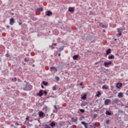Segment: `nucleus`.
<instances>
[{
    "mask_svg": "<svg viewBox=\"0 0 128 128\" xmlns=\"http://www.w3.org/2000/svg\"><path fill=\"white\" fill-rule=\"evenodd\" d=\"M32 88V86L30 84H26L24 86L23 90L25 91H30Z\"/></svg>",
    "mask_w": 128,
    "mask_h": 128,
    "instance_id": "1",
    "label": "nucleus"
},
{
    "mask_svg": "<svg viewBox=\"0 0 128 128\" xmlns=\"http://www.w3.org/2000/svg\"><path fill=\"white\" fill-rule=\"evenodd\" d=\"M124 30H125L124 28H118V36H121L122 35V32Z\"/></svg>",
    "mask_w": 128,
    "mask_h": 128,
    "instance_id": "2",
    "label": "nucleus"
},
{
    "mask_svg": "<svg viewBox=\"0 0 128 128\" xmlns=\"http://www.w3.org/2000/svg\"><path fill=\"white\" fill-rule=\"evenodd\" d=\"M112 64V62L110 61L108 62H104V65L105 68H109V66Z\"/></svg>",
    "mask_w": 128,
    "mask_h": 128,
    "instance_id": "3",
    "label": "nucleus"
},
{
    "mask_svg": "<svg viewBox=\"0 0 128 128\" xmlns=\"http://www.w3.org/2000/svg\"><path fill=\"white\" fill-rule=\"evenodd\" d=\"M15 22V20H14V18H11L10 20V26H12L14 25V24Z\"/></svg>",
    "mask_w": 128,
    "mask_h": 128,
    "instance_id": "4",
    "label": "nucleus"
},
{
    "mask_svg": "<svg viewBox=\"0 0 128 128\" xmlns=\"http://www.w3.org/2000/svg\"><path fill=\"white\" fill-rule=\"evenodd\" d=\"M50 71L54 73H56L58 72V70L55 67H50Z\"/></svg>",
    "mask_w": 128,
    "mask_h": 128,
    "instance_id": "5",
    "label": "nucleus"
},
{
    "mask_svg": "<svg viewBox=\"0 0 128 128\" xmlns=\"http://www.w3.org/2000/svg\"><path fill=\"white\" fill-rule=\"evenodd\" d=\"M111 102V100L110 99H106L104 100V104L106 106H108L109 103Z\"/></svg>",
    "mask_w": 128,
    "mask_h": 128,
    "instance_id": "6",
    "label": "nucleus"
},
{
    "mask_svg": "<svg viewBox=\"0 0 128 128\" xmlns=\"http://www.w3.org/2000/svg\"><path fill=\"white\" fill-rule=\"evenodd\" d=\"M68 11H69L70 12H74V8H72V7H70V8H68Z\"/></svg>",
    "mask_w": 128,
    "mask_h": 128,
    "instance_id": "7",
    "label": "nucleus"
},
{
    "mask_svg": "<svg viewBox=\"0 0 128 128\" xmlns=\"http://www.w3.org/2000/svg\"><path fill=\"white\" fill-rule=\"evenodd\" d=\"M122 86V83H117V84L116 85V87L120 89V87Z\"/></svg>",
    "mask_w": 128,
    "mask_h": 128,
    "instance_id": "8",
    "label": "nucleus"
},
{
    "mask_svg": "<svg viewBox=\"0 0 128 128\" xmlns=\"http://www.w3.org/2000/svg\"><path fill=\"white\" fill-rule=\"evenodd\" d=\"M81 124L84 126L85 128H88V124L84 122H81Z\"/></svg>",
    "mask_w": 128,
    "mask_h": 128,
    "instance_id": "9",
    "label": "nucleus"
},
{
    "mask_svg": "<svg viewBox=\"0 0 128 128\" xmlns=\"http://www.w3.org/2000/svg\"><path fill=\"white\" fill-rule=\"evenodd\" d=\"M101 92L99 91L97 92V94H96V96L97 98H100V96H101Z\"/></svg>",
    "mask_w": 128,
    "mask_h": 128,
    "instance_id": "10",
    "label": "nucleus"
},
{
    "mask_svg": "<svg viewBox=\"0 0 128 128\" xmlns=\"http://www.w3.org/2000/svg\"><path fill=\"white\" fill-rule=\"evenodd\" d=\"M78 58V56L77 54L74 55V56H73L72 57V59L74 60H76L77 58Z\"/></svg>",
    "mask_w": 128,
    "mask_h": 128,
    "instance_id": "11",
    "label": "nucleus"
},
{
    "mask_svg": "<svg viewBox=\"0 0 128 128\" xmlns=\"http://www.w3.org/2000/svg\"><path fill=\"white\" fill-rule=\"evenodd\" d=\"M118 97L119 98H122V97H123V94H122V92H120V93H118Z\"/></svg>",
    "mask_w": 128,
    "mask_h": 128,
    "instance_id": "12",
    "label": "nucleus"
},
{
    "mask_svg": "<svg viewBox=\"0 0 128 128\" xmlns=\"http://www.w3.org/2000/svg\"><path fill=\"white\" fill-rule=\"evenodd\" d=\"M111 54V49L110 48H108L107 50H106V55H108L109 54Z\"/></svg>",
    "mask_w": 128,
    "mask_h": 128,
    "instance_id": "13",
    "label": "nucleus"
},
{
    "mask_svg": "<svg viewBox=\"0 0 128 128\" xmlns=\"http://www.w3.org/2000/svg\"><path fill=\"white\" fill-rule=\"evenodd\" d=\"M118 103V99H114L112 100V104H116Z\"/></svg>",
    "mask_w": 128,
    "mask_h": 128,
    "instance_id": "14",
    "label": "nucleus"
},
{
    "mask_svg": "<svg viewBox=\"0 0 128 128\" xmlns=\"http://www.w3.org/2000/svg\"><path fill=\"white\" fill-rule=\"evenodd\" d=\"M44 112H39V117L42 118L44 116Z\"/></svg>",
    "mask_w": 128,
    "mask_h": 128,
    "instance_id": "15",
    "label": "nucleus"
},
{
    "mask_svg": "<svg viewBox=\"0 0 128 128\" xmlns=\"http://www.w3.org/2000/svg\"><path fill=\"white\" fill-rule=\"evenodd\" d=\"M43 10H44V8H37L36 11H37V12H42Z\"/></svg>",
    "mask_w": 128,
    "mask_h": 128,
    "instance_id": "16",
    "label": "nucleus"
},
{
    "mask_svg": "<svg viewBox=\"0 0 128 128\" xmlns=\"http://www.w3.org/2000/svg\"><path fill=\"white\" fill-rule=\"evenodd\" d=\"M72 122H77V118H74L72 117Z\"/></svg>",
    "mask_w": 128,
    "mask_h": 128,
    "instance_id": "17",
    "label": "nucleus"
},
{
    "mask_svg": "<svg viewBox=\"0 0 128 128\" xmlns=\"http://www.w3.org/2000/svg\"><path fill=\"white\" fill-rule=\"evenodd\" d=\"M50 125V126L51 127L56 126V124L54 123V122H51Z\"/></svg>",
    "mask_w": 128,
    "mask_h": 128,
    "instance_id": "18",
    "label": "nucleus"
},
{
    "mask_svg": "<svg viewBox=\"0 0 128 128\" xmlns=\"http://www.w3.org/2000/svg\"><path fill=\"white\" fill-rule=\"evenodd\" d=\"M52 14V12H50V10H48L47 13L46 14V15H47L48 16H50V15Z\"/></svg>",
    "mask_w": 128,
    "mask_h": 128,
    "instance_id": "19",
    "label": "nucleus"
},
{
    "mask_svg": "<svg viewBox=\"0 0 128 128\" xmlns=\"http://www.w3.org/2000/svg\"><path fill=\"white\" fill-rule=\"evenodd\" d=\"M114 58V55H112L108 57V59L109 60H112Z\"/></svg>",
    "mask_w": 128,
    "mask_h": 128,
    "instance_id": "20",
    "label": "nucleus"
},
{
    "mask_svg": "<svg viewBox=\"0 0 128 128\" xmlns=\"http://www.w3.org/2000/svg\"><path fill=\"white\" fill-rule=\"evenodd\" d=\"M38 95L40 97H41L42 96V91L40 90L39 93L38 94Z\"/></svg>",
    "mask_w": 128,
    "mask_h": 128,
    "instance_id": "21",
    "label": "nucleus"
},
{
    "mask_svg": "<svg viewBox=\"0 0 128 128\" xmlns=\"http://www.w3.org/2000/svg\"><path fill=\"white\" fill-rule=\"evenodd\" d=\"M106 114L108 116H111L112 113H111V112H110L109 111H106Z\"/></svg>",
    "mask_w": 128,
    "mask_h": 128,
    "instance_id": "22",
    "label": "nucleus"
},
{
    "mask_svg": "<svg viewBox=\"0 0 128 128\" xmlns=\"http://www.w3.org/2000/svg\"><path fill=\"white\" fill-rule=\"evenodd\" d=\"M100 26H101L102 28H104L106 27V26H104L102 23H100Z\"/></svg>",
    "mask_w": 128,
    "mask_h": 128,
    "instance_id": "23",
    "label": "nucleus"
},
{
    "mask_svg": "<svg viewBox=\"0 0 128 128\" xmlns=\"http://www.w3.org/2000/svg\"><path fill=\"white\" fill-rule=\"evenodd\" d=\"M86 95L84 94L83 96H82V100H86Z\"/></svg>",
    "mask_w": 128,
    "mask_h": 128,
    "instance_id": "24",
    "label": "nucleus"
},
{
    "mask_svg": "<svg viewBox=\"0 0 128 128\" xmlns=\"http://www.w3.org/2000/svg\"><path fill=\"white\" fill-rule=\"evenodd\" d=\"M42 84L44 85L45 86H46L48 84V82H45L44 81L42 82Z\"/></svg>",
    "mask_w": 128,
    "mask_h": 128,
    "instance_id": "25",
    "label": "nucleus"
},
{
    "mask_svg": "<svg viewBox=\"0 0 128 128\" xmlns=\"http://www.w3.org/2000/svg\"><path fill=\"white\" fill-rule=\"evenodd\" d=\"M100 63H101V62L98 61V62H96L94 63V65L100 64Z\"/></svg>",
    "mask_w": 128,
    "mask_h": 128,
    "instance_id": "26",
    "label": "nucleus"
},
{
    "mask_svg": "<svg viewBox=\"0 0 128 128\" xmlns=\"http://www.w3.org/2000/svg\"><path fill=\"white\" fill-rule=\"evenodd\" d=\"M98 116V114H94V116H93V118H97Z\"/></svg>",
    "mask_w": 128,
    "mask_h": 128,
    "instance_id": "27",
    "label": "nucleus"
},
{
    "mask_svg": "<svg viewBox=\"0 0 128 128\" xmlns=\"http://www.w3.org/2000/svg\"><path fill=\"white\" fill-rule=\"evenodd\" d=\"M80 112H81L84 113L85 112V110H82V109H80Z\"/></svg>",
    "mask_w": 128,
    "mask_h": 128,
    "instance_id": "28",
    "label": "nucleus"
},
{
    "mask_svg": "<svg viewBox=\"0 0 128 128\" xmlns=\"http://www.w3.org/2000/svg\"><path fill=\"white\" fill-rule=\"evenodd\" d=\"M102 89H105V90H107L108 88L106 86H103L102 87Z\"/></svg>",
    "mask_w": 128,
    "mask_h": 128,
    "instance_id": "29",
    "label": "nucleus"
},
{
    "mask_svg": "<svg viewBox=\"0 0 128 128\" xmlns=\"http://www.w3.org/2000/svg\"><path fill=\"white\" fill-rule=\"evenodd\" d=\"M55 78L58 81L60 80V78L58 76H56Z\"/></svg>",
    "mask_w": 128,
    "mask_h": 128,
    "instance_id": "30",
    "label": "nucleus"
},
{
    "mask_svg": "<svg viewBox=\"0 0 128 128\" xmlns=\"http://www.w3.org/2000/svg\"><path fill=\"white\" fill-rule=\"evenodd\" d=\"M52 46H57V44H56V43L52 44Z\"/></svg>",
    "mask_w": 128,
    "mask_h": 128,
    "instance_id": "31",
    "label": "nucleus"
},
{
    "mask_svg": "<svg viewBox=\"0 0 128 128\" xmlns=\"http://www.w3.org/2000/svg\"><path fill=\"white\" fill-rule=\"evenodd\" d=\"M45 128H52L50 127L48 125H46Z\"/></svg>",
    "mask_w": 128,
    "mask_h": 128,
    "instance_id": "32",
    "label": "nucleus"
},
{
    "mask_svg": "<svg viewBox=\"0 0 128 128\" xmlns=\"http://www.w3.org/2000/svg\"><path fill=\"white\" fill-rule=\"evenodd\" d=\"M5 56H6V58H8L9 56H10V55L8 54H5Z\"/></svg>",
    "mask_w": 128,
    "mask_h": 128,
    "instance_id": "33",
    "label": "nucleus"
},
{
    "mask_svg": "<svg viewBox=\"0 0 128 128\" xmlns=\"http://www.w3.org/2000/svg\"><path fill=\"white\" fill-rule=\"evenodd\" d=\"M56 90V86H53L52 90Z\"/></svg>",
    "mask_w": 128,
    "mask_h": 128,
    "instance_id": "34",
    "label": "nucleus"
},
{
    "mask_svg": "<svg viewBox=\"0 0 128 128\" xmlns=\"http://www.w3.org/2000/svg\"><path fill=\"white\" fill-rule=\"evenodd\" d=\"M106 124H110V120H108L106 122Z\"/></svg>",
    "mask_w": 128,
    "mask_h": 128,
    "instance_id": "35",
    "label": "nucleus"
},
{
    "mask_svg": "<svg viewBox=\"0 0 128 128\" xmlns=\"http://www.w3.org/2000/svg\"><path fill=\"white\" fill-rule=\"evenodd\" d=\"M96 124H93V127L94 128H96Z\"/></svg>",
    "mask_w": 128,
    "mask_h": 128,
    "instance_id": "36",
    "label": "nucleus"
},
{
    "mask_svg": "<svg viewBox=\"0 0 128 128\" xmlns=\"http://www.w3.org/2000/svg\"><path fill=\"white\" fill-rule=\"evenodd\" d=\"M46 110V111L47 108H46V107L43 108H42V110Z\"/></svg>",
    "mask_w": 128,
    "mask_h": 128,
    "instance_id": "37",
    "label": "nucleus"
},
{
    "mask_svg": "<svg viewBox=\"0 0 128 128\" xmlns=\"http://www.w3.org/2000/svg\"><path fill=\"white\" fill-rule=\"evenodd\" d=\"M44 94L45 95H46L47 94H48L47 91L46 90H44Z\"/></svg>",
    "mask_w": 128,
    "mask_h": 128,
    "instance_id": "38",
    "label": "nucleus"
},
{
    "mask_svg": "<svg viewBox=\"0 0 128 128\" xmlns=\"http://www.w3.org/2000/svg\"><path fill=\"white\" fill-rule=\"evenodd\" d=\"M19 123H18V122H16L15 123V125L16 126H19Z\"/></svg>",
    "mask_w": 128,
    "mask_h": 128,
    "instance_id": "39",
    "label": "nucleus"
},
{
    "mask_svg": "<svg viewBox=\"0 0 128 128\" xmlns=\"http://www.w3.org/2000/svg\"><path fill=\"white\" fill-rule=\"evenodd\" d=\"M24 60H25L26 62H28L29 61L28 60H27L26 58L24 59Z\"/></svg>",
    "mask_w": 128,
    "mask_h": 128,
    "instance_id": "40",
    "label": "nucleus"
},
{
    "mask_svg": "<svg viewBox=\"0 0 128 128\" xmlns=\"http://www.w3.org/2000/svg\"><path fill=\"white\" fill-rule=\"evenodd\" d=\"M18 24H19V26H22V22H18Z\"/></svg>",
    "mask_w": 128,
    "mask_h": 128,
    "instance_id": "41",
    "label": "nucleus"
},
{
    "mask_svg": "<svg viewBox=\"0 0 128 128\" xmlns=\"http://www.w3.org/2000/svg\"><path fill=\"white\" fill-rule=\"evenodd\" d=\"M54 46H50V48L52 49V50H53V49H54V47H53Z\"/></svg>",
    "mask_w": 128,
    "mask_h": 128,
    "instance_id": "42",
    "label": "nucleus"
},
{
    "mask_svg": "<svg viewBox=\"0 0 128 128\" xmlns=\"http://www.w3.org/2000/svg\"><path fill=\"white\" fill-rule=\"evenodd\" d=\"M59 50H60V51H62L63 50V48H59Z\"/></svg>",
    "mask_w": 128,
    "mask_h": 128,
    "instance_id": "43",
    "label": "nucleus"
},
{
    "mask_svg": "<svg viewBox=\"0 0 128 128\" xmlns=\"http://www.w3.org/2000/svg\"><path fill=\"white\" fill-rule=\"evenodd\" d=\"M80 86H82V83H80Z\"/></svg>",
    "mask_w": 128,
    "mask_h": 128,
    "instance_id": "44",
    "label": "nucleus"
},
{
    "mask_svg": "<svg viewBox=\"0 0 128 128\" xmlns=\"http://www.w3.org/2000/svg\"><path fill=\"white\" fill-rule=\"evenodd\" d=\"M42 88H44V86L42 85Z\"/></svg>",
    "mask_w": 128,
    "mask_h": 128,
    "instance_id": "45",
    "label": "nucleus"
},
{
    "mask_svg": "<svg viewBox=\"0 0 128 128\" xmlns=\"http://www.w3.org/2000/svg\"><path fill=\"white\" fill-rule=\"evenodd\" d=\"M58 56H60V54H58Z\"/></svg>",
    "mask_w": 128,
    "mask_h": 128,
    "instance_id": "46",
    "label": "nucleus"
},
{
    "mask_svg": "<svg viewBox=\"0 0 128 128\" xmlns=\"http://www.w3.org/2000/svg\"><path fill=\"white\" fill-rule=\"evenodd\" d=\"M26 120H28V118H26Z\"/></svg>",
    "mask_w": 128,
    "mask_h": 128,
    "instance_id": "47",
    "label": "nucleus"
},
{
    "mask_svg": "<svg viewBox=\"0 0 128 128\" xmlns=\"http://www.w3.org/2000/svg\"><path fill=\"white\" fill-rule=\"evenodd\" d=\"M14 79H15V80L16 81V78H14Z\"/></svg>",
    "mask_w": 128,
    "mask_h": 128,
    "instance_id": "48",
    "label": "nucleus"
},
{
    "mask_svg": "<svg viewBox=\"0 0 128 128\" xmlns=\"http://www.w3.org/2000/svg\"><path fill=\"white\" fill-rule=\"evenodd\" d=\"M24 65H26V63H24Z\"/></svg>",
    "mask_w": 128,
    "mask_h": 128,
    "instance_id": "49",
    "label": "nucleus"
},
{
    "mask_svg": "<svg viewBox=\"0 0 128 128\" xmlns=\"http://www.w3.org/2000/svg\"><path fill=\"white\" fill-rule=\"evenodd\" d=\"M104 32H106V30H104Z\"/></svg>",
    "mask_w": 128,
    "mask_h": 128,
    "instance_id": "50",
    "label": "nucleus"
},
{
    "mask_svg": "<svg viewBox=\"0 0 128 128\" xmlns=\"http://www.w3.org/2000/svg\"><path fill=\"white\" fill-rule=\"evenodd\" d=\"M7 28H9V26H7Z\"/></svg>",
    "mask_w": 128,
    "mask_h": 128,
    "instance_id": "51",
    "label": "nucleus"
},
{
    "mask_svg": "<svg viewBox=\"0 0 128 128\" xmlns=\"http://www.w3.org/2000/svg\"><path fill=\"white\" fill-rule=\"evenodd\" d=\"M33 66V67H34V64H33V66Z\"/></svg>",
    "mask_w": 128,
    "mask_h": 128,
    "instance_id": "52",
    "label": "nucleus"
},
{
    "mask_svg": "<svg viewBox=\"0 0 128 128\" xmlns=\"http://www.w3.org/2000/svg\"><path fill=\"white\" fill-rule=\"evenodd\" d=\"M46 116H48V114H47Z\"/></svg>",
    "mask_w": 128,
    "mask_h": 128,
    "instance_id": "53",
    "label": "nucleus"
},
{
    "mask_svg": "<svg viewBox=\"0 0 128 128\" xmlns=\"http://www.w3.org/2000/svg\"><path fill=\"white\" fill-rule=\"evenodd\" d=\"M114 128H116L115 127Z\"/></svg>",
    "mask_w": 128,
    "mask_h": 128,
    "instance_id": "54",
    "label": "nucleus"
}]
</instances>
